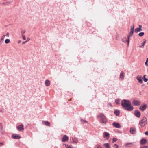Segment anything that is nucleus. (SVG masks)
<instances>
[{"label":"nucleus","instance_id":"33","mask_svg":"<svg viewBox=\"0 0 148 148\" xmlns=\"http://www.w3.org/2000/svg\"><path fill=\"white\" fill-rule=\"evenodd\" d=\"M117 140V139L115 138H113L112 139V142L113 143L114 142L116 141Z\"/></svg>","mask_w":148,"mask_h":148},{"label":"nucleus","instance_id":"25","mask_svg":"<svg viewBox=\"0 0 148 148\" xmlns=\"http://www.w3.org/2000/svg\"><path fill=\"white\" fill-rule=\"evenodd\" d=\"M146 75H144L143 76V80L144 82H146L148 81V79L145 78Z\"/></svg>","mask_w":148,"mask_h":148},{"label":"nucleus","instance_id":"11","mask_svg":"<svg viewBox=\"0 0 148 148\" xmlns=\"http://www.w3.org/2000/svg\"><path fill=\"white\" fill-rule=\"evenodd\" d=\"M135 115L138 118H139L141 115L140 112L138 110H136L134 112Z\"/></svg>","mask_w":148,"mask_h":148},{"label":"nucleus","instance_id":"4","mask_svg":"<svg viewBox=\"0 0 148 148\" xmlns=\"http://www.w3.org/2000/svg\"><path fill=\"white\" fill-rule=\"evenodd\" d=\"M130 133L132 134H134L136 133V129L134 127H130Z\"/></svg>","mask_w":148,"mask_h":148},{"label":"nucleus","instance_id":"40","mask_svg":"<svg viewBox=\"0 0 148 148\" xmlns=\"http://www.w3.org/2000/svg\"><path fill=\"white\" fill-rule=\"evenodd\" d=\"M148 62H145V65L147 66H148Z\"/></svg>","mask_w":148,"mask_h":148},{"label":"nucleus","instance_id":"5","mask_svg":"<svg viewBox=\"0 0 148 148\" xmlns=\"http://www.w3.org/2000/svg\"><path fill=\"white\" fill-rule=\"evenodd\" d=\"M132 104L135 106H138L140 105L141 102L136 100H134L133 101Z\"/></svg>","mask_w":148,"mask_h":148},{"label":"nucleus","instance_id":"42","mask_svg":"<svg viewBox=\"0 0 148 148\" xmlns=\"http://www.w3.org/2000/svg\"><path fill=\"white\" fill-rule=\"evenodd\" d=\"M145 134L146 135H148V131L145 132Z\"/></svg>","mask_w":148,"mask_h":148},{"label":"nucleus","instance_id":"50","mask_svg":"<svg viewBox=\"0 0 148 148\" xmlns=\"http://www.w3.org/2000/svg\"><path fill=\"white\" fill-rule=\"evenodd\" d=\"M147 84H148V82H147Z\"/></svg>","mask_w":148,"mask_h":148},{"label":"nucleus","instance_id":"47","mask_svg":"<svg viewBox=\"0 0 148 148\" xmlns=\"http://www.w3.org/2000/svg\"><path fill=\"white\" fill-rule=\"evenodd\" d=\"M2 144H3L2 143H0V146H1L2 145Z\"/></svg>","mask_w":148,"mask_h":148},{"label":"nucleus","instance_id":"14","mask_svg":"<svg viewBox=\"0 0 148 148\" xmlns=\"http://www.w3.org/2000/svg\"><path fill=\"white\" fill-rule=\"evenodd\" d=\"M68 137L66 135H64L62 138V141L63 142L66 141H68Z\"/></svg>","mask_w":148,"mask_h":148},{"label":"nucleus","instance_id":"45","mask_svg":"<svg viewBox=\"0 0 148 148\" xmlns=\"http://www.w3.org/2000/svg\"><path fill=\"white\" fill-rule=\"evenodd\" d=\"M3 40H0V44H1L3 42Z\"/></svg>","mask_w":148,"mask_h":148},{"label":"nucleus","instance_id":"10","mask_svg":"<svg viewBox=\"0 0 148 148\" xmlns=\"http://www.w3.org/2000/svg\"><path fill=\"white\" fill-rule=\"evenodd\" d=\"M147 108V105L146 104H144L143 105H141L139 107V109L142 111L145 110Z\"/></svg>","mask_w":148,"mask_h":148},{"label":"nucleus","instance_id":"41","mask_svg":"<svg viewBox=\"0 0 148 148\" xmlns=\"http://www.w3.org/2000/svg\"><path fill=\"white\" fill-rule=\"evenodd\" d=\"M6 36L8 37L9 36V34L8 33H7L5 35Z\"/></svg>","mask_w":148,"mask_h":148},{"label":"nucleus","instance_id":"36","mask_svg":"<svg viewBox=\"0 0 148 148\" xmlns=\"http://www.w3.org/2000/svg\"><path fill=\"white\" fill-rule=\"evenodd\" d=\"M114 147H115V148H119L118 145L116 144H115L114 145Z\"/></svg>","mask_w":148,"mask_h":148},{"label":"nucleus","instance_id":"16","mask_svg":"<svg viewBox=\"0 0 148 148\" xmlns=\"http://www.w3.org/2000/svg\"><path fill=\"white\" fill-rule=\"evenodd\" d=\"M147 142V140L146 139H143L140 142V143L141 145L145 144Z\"/></svg>","mask_w":148,"mask_h":148},{"label":"nucleus","instance_id":"48","mask_svg":"<svg viewBox=\"0 0 148 148\" xmlns=\"http://www.w3.org/2000/svg\"><path fill=\"white\" fill-rule=\"evenodd\" d=\"M21 42V40H19V41H18V43H20V42Z\"/></svg>","mask_w":148,"mask_h":148},{"label":"nucleus","instance_id":"44","mask_svg":"<svg viewBox=\"0 0 148 148\" xmlns=\"http://www.w3.org/2000/svg\"><path fill=\"white\" fill-rule=\"evenodd\" d=\"M27 41H24V42H22V44H25V43H26V42H27Z\"/></svg>","mask_w":148,"mask_h":148},{"label":"nucleus","instance_id":"22","mask_svg":"<svg viewBox=\"0 0 148 148\" xmlns=\"http://www.w3.org/2000/svg\"><path fill=\"white\" fill-rule=\"evenodd\" d=\"M120 78L123 79L124 78V73L123 71H121L120 75Z\"/></svg>","mask_w":148,"mask_h":148},{"label":"nucleus","instance_id":"31","mask_svg":"<svg viewBox=\"0 0 148 148\" xmlns=\"http://www.w3.org/2000/svg\"><path fill=\"white\" fill-rule=\"evenodd\" d=\"M115 102H116V103L117 104H119V99H116L115 100Z\"/></svg>","mask_w":148,"mask_h":148},{"label":"nucleus","instance_id":"2","mask_svg":"<svg viewBox=\"0 0 148 148\" xmlns=\"http://www.w3.org/2000/svg\"><path fill=\"white\" fill-rule=\"evenodd\" d=\"M97 118L100 119V122L104 124H106L107 121L108 119L103 114L100 113L97 116Z\"/></svg>","mask_w":148,"mask_h":148},{"label":"nucleus","instance_id":"43","mask_svg":"<svg viewBox=\"0 0 148 148\" xmlns=\"http://www.w3.org/2000/svg\"><path fill=\"white\" fill-rule=\"evenodd\" d=\"M142 26L141 25H139V28H140V29H142Z\"/></svg>","mask_w":148,"mask_h":148},{"label":"nucleus","instance_id":"17","mask_svg":"<svg viewBox=\"0 0 148 148\" xmlns=\"http://www.w3.org/2000/svg\"><path fill=\"white\" fill-rule=\"evenodd\" d=\"M120 111L117 110H116L114 111V114L117 116H119L120 115Z\"/></svg>","mask_w":148,"mask_h":148},{"label":"nucleus","instance_id":"15","mask_svg":"<svg viewBox=\"0 0 148 148\" xmlns=\"http://www.w3.org/2000/svg\"><path fill=\"white\" fill-rule=\"evenodd\" d=\"M104 137L108 138H109L110 134L109 133L107 132L103 133Z\"/></svg>","mask_w":148,"mask_h":148},{"label":"nucleus","instance_id":"13","mask_svg":"<svg viewBox=\"0 0 148 148\" xmlns=\"http://www.w3.org/2000/svg\"><path fill=\"white\" fill-rule=\"evenodd\" d=\"M42 124L43 125L47 126H50V123L48 122L47 121H42Z\"/></svg>","mask_w":148,"mask_h":148},{"label":"nucleus","instance_id":"28","mask_svg":"<svg viewBox=\"0 0 148 148\" xmlns=\"http://www.w3.org/2000/svg\"><path fill=\"white\" fill-rule=\"evenodd\" d=\"M132 143H127L125 144V146L127 147H130V146H129V145H132Z\"/></svg>","mask_w":148,"mask_h":148},{"label":"nucleus","instance_id":"37","mask_svg":"<svg viewBox=\"0 0 148 148\" xmlns=\"http://www.w3.org/2000/svg\"><path fill=\"white\" fill-rule=\"evenodd\" d=\"M5 37V35H3V36H2V37H1V40H3V41Z\"/></svg>","mask_w":148,"mask_h":148},{"label":"nucleus","instance_id":"35","mask_svg":"<svg viewBox=\"0 0 148 148\" xmlns=\"http://www.w3.org/2000/svg\"><path fill=\"white\" fill-rule=\"evenodd\" d=\"M22 38L23 40H25L26 39V37L23 34H22Z\"/></svg>","mask_w":148,"mask_h":148},{"label":"nucleus","instance_id":"6","mask_svg":"<svg viewBox=\"0 0 148 148\" xmlns=\"http://www.w3.org/2000/svg\"><path fill=\"white\" fill-rule=\"evenodd\" d=\"M134 25H133V26H131L130 27V31L129 33L130 36H132L134 32Z\"/></svg>","mask_w":148,"mask_h":148},{"label":"nucleus","instance_id":"1","mask_svg":"<svg viewBox=\"0 0 148 148\" xmlns=\"http://www.w3.org/2000/svg\"><path fill=\"white\" fill-rule=\"evenodd\" d=\"M121 105L124 110L128 111H132L133 110L134 107L131 105L130 101L123 99L121 101Z\"/></svg>","mask_w":148,"mask_h":148},{"label":"nucleus","instance_id":"23","mask_svg":"<svg viewBox=\"0 0 148 148\" xmlns=\"http://www.w3.org/2000/svg\"><path fill=\"white\" fill-rule=\"evenodd\" d=\"M131 37V36H130L129 35H128L127 36V40H126V41H127V46H129V45L130 41V37Z\"/></svg>","mask_w":148,"mask_h":148},{"label":"nucleus","instance_id":"8","mask_svg":"<svg viewBox=\"0 0 148 148\" xmlns=\"http://www.w3.org/2000/svg\"><path fill=\"white\" fill-rule=\"evenodd\" d=\"M12 138L14 139H18L21 138V136L18 134H13L12 135Z\"/></svg>","mask_w":148,"mask_h":148},{"label":"nucleus","instance_id":"7","mask_svg":"<svg viewBox=\"0 0 148 148\" xmlns=\"http://www.w3.org/2000/svg\"><path fill=\"white\" fill-rule=\"evenodd\" d=\"M17 129L19 131L23 130L24 129L23 128V124L19 125L16 127Z\"/></svg>","mask_w":148,"mask_h":148},{"label":"nucleus","instance_id":"20","mask_svg":"<svg viewBox=\"0 0 148 148\" xmlns=\"http://www.w3.org/2000/svg\"><path fill=\"white\" fill-rule=\"evenodd\" d=\"M142 29H140V28H139L138 27L136 28L135 29L134 31L136 33H137L138 32L142 31Z\"/></svg>","mask_w":148,"mask_h":148},{"label":"nucleus","instance_id":"9","mask_svg":"<svg viewBox=\"0 0 148 148\" xmlns=\"http://www.w3.org/2000/svg\"><path fill=\"white\" fill-rule=\"evenodd\" d=\"M138 81V82L142 84L143 82V77L141 75L138 76L136 77Z\"/></svg>","mask_w":148,"mask_h":148},{"label":"nucleus","instance_id":"21","mask_svg":"<svg viewBox=\"0 0 148 148\" xmlns=\"http://www.w3.org/2000/svg\"><path fill=\"white\" fill-rule=\"evenodd\" d=\"M72 141L75 143H77L78 142L77 139L75 137H72Z\"/></svg>","mask_w":148,"mask_h":148},{"label":"nucleus","instance_id":"12","mask_svg":"<svg viewBox=\"0 0 148 148\" xmlns=\"http://www.w3.org/2000/svg\"><path fill=\"white\" fill-rule=\"evenodd\" d=\"M112 125L114 126L117 128H120L121 127V126L119 124L116 122H113L112 123Z\"/></svg>","mask_w":148,"mask_h":148},{"label":"nucleus","instance_id":"30","mask_svg":"<svg viewBox=\"0 0 148 148\" xmlns=\"http://www.w3.org/2000/svg\"><path fill=\"white\" fill-rule=\"evenodd\" d=\"M81 123H87V121H86V120H84L82 119H81Z\"/></svg>","mask_w":148,"mask_h":148},{"label":"nucleus","instance_id":"3","mask_svg":"<svg viewBox=\"0 0 148 148\" xmlns=\"http://www.w3.org/2000/svg\"><path fill=\"white\" fill-rule=\"evenodd\" d=\"M147 120L145 117H143L142 119L140 122L139 124L142 127H143L147 124Z\"/></svg>","mask_w":148,"mask_h":148},{"label":"nucleus","instance_id":"46","mask_svg":"<svg viewBox=\"0 0 148 148\" xmlns=\"http://www.w3.org/2000/svg\"><path fill=\"white\" fill-rule=\"evenodd\" d=\"M30 40V39L29 38H27V40H26V41H27V42H28V41H29V40Z\"/></svg>","mask_w":148,"mask_h":148},{"label":"nucleus","instance_id":"49","mask_svg":"<svg viewBox=\"0 0 148 148\" xmlns=\"http://www.w3.org/2000/svg\"><path fill=\"white\" fill-rule=\"evenodd\" d=\"M146 62H148V58H147V60H146Z\"/></svg>","mask_w":148,"mask_h":148},{"label":"nucleus","instance_id":"39","mask_svg":"<svg viewBox=\"0 0 148 148\" xmlns=\"http://www.w3.org/2000/svg\"><path fill=\"white\" fill-rule=\"evenodd\" d=\"M66 148H73V147L71 146H67Z\"/></svg>","mask_w":148,"mask_h":148},{"label":"nucleus","instance_id":"27","mask_svg":"<svg viewBox=\"0 0 148 148\" xmlns=\"http://www.w3.org/2000/svg\"><path fill=\"white\" fill-rule=\"evenodd\" d=\"M10 40L9 39H7L5 40V42L6 44H8L10 42Z\"/></svg>","mask_w":148,"mask_h":148},{"label":"nucleus","instance_id":"18","mask_svg":"<svg viewBox=\"0 0 148 148\" xmlns=\"http://www.w3.org/2000/svg\"><path fill=\"white\" fill-rule=\"evenodd\" d=\"M45 84L46 86H48L50 84V82L49 80H46L45 81Z\"/></svg>","mask_w":148,"mask_h":148},{"label":"nucleus","instance_id":"19","mask_svg":"<svg viewBox=\"0 0 148 148\" xmlns=\"http://www.w3.org/2000/svg\"><path fill=\"white\" fill-rule=\"evenodd\" d=\"M103 145L105 148H111V146L110 145V144L109 143H104Z\"/></svg>","mask_w":148,"mask_h":148},{"label":"nucleus","instance_id":"32","mask_svg":"<svg viewBox=\"0 0 148 148\" xmlns=\"http://www.w3.org/2000/svg\"><path fill=\"white\" fill-rule=\"evenodd\" d=\"M3 129V126L1 123H0V131H1Z\"/></svg>","mask_w":148,"mask_h":148},{"label":"nucleus","instance_id":"34","mask_svg":"<svg viewBox=\"0 0 148 148\" xmlns=\"http://www.w3.org/2000/svg\"><path fill=\"white\" fill-rule=\"evenodd\" d=\"M148 146H147L144 145L140 147V148H147Z\"/></svg>","mask_w":148,"mask_h":148},{"label":"nucleus","instance_id":"26","mask_svg":"<svg viewBox=\"0 0 148 148\" xmlns=\"http://www.w3.org/2000/svg\"><path fill=\"white\" fill-rule=\"evenodd\" d=\"M126 40V37H124L122 39V41L123 42H127L126 41V40Z\"/></svg>","mask_w":148,"mask_h":148},{"label":"nucleus","instance_id":"38","mask_svg":"<svg viewBox=\"0 0 148 148\" xmlns=\"http://www.w3.org/2000/svg\"><path fill=\"white\" fill-rule=\"evenodd\" d=\"M25 30H22L21 32V35L25 33Z\"/></svg>","mask_w":148,"mask_h":148},{"label":"nucleus","instance_id":"24","mask_svg":"<svg viewBox=\"0 0 148 148\" xmlns=\"http://www.w3.org/2000/svg\"><path fill=\"white\" fill-rule=\"evenodd\" d=\"M146 40H144V41L142 43V45L140 46L139 47L141 48H143L145 44L146 43Z\"/></svg>","mask_w":148,"mask_h":148},{"label":"nucleus","instance_id":"29","mask_svg":"<svg viewBox=\"0 0 148 148\" xmlns=\"http://www.w3.org/2000/svg\"><path fill=\"white\" fill-rule=\"evenodd\" d=\"M144 34V33L143 32H141L139 33L138 35L140 37H142Z\"/></svg>","mask_w":148,"mask_h":148}]
</instances>
